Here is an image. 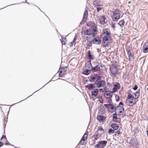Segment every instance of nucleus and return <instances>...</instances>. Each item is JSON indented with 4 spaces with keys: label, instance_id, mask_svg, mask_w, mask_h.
Segmentation results:
<instances>
[{
    "label": "nucleus",
    "instance_id": "obj_1",
    "mask_svg": "<svg viewBox=\"0 0 148 148\" xmlns=\"http://www.w3.org/2000/svg\"><path fill=\"white\" fill-rule=\"evenodd\" d=\"M101 36L103 38V42L106 45L107 43L110 42L111 40L110 30L108 28L103 29Z\"/></svg>",
    "mask_w": 148,
    "mask_h": 148
},
{
    "label": "nucleus",
    "instance_id": "obj_2",
    "mask_svg": "<svg viewBox=\"0 0 148 148\" xmlns=\"http://www.w3.org/2000/svg\"><path fill=\"white\" fill-rule=\"evenodd\" d=\"M86 72L87 74H90L91 73V71L92 72H95L99 71L100 69V67L99 65H97L95 67H93L91 63L87 64L86 67Z\"/></svg>",
    "mask_w": 148,
    "mask_h": 148
},
{
    "label": "nucleus",
    "instance_id": "obj_3",
    "mask_svg": "<svg viewBox=\"0 0 148 148\" xmlns=\"http://www.w3.org/2000/svg\"><path fill=\"white\" fill-rule=\"evenodd\" d=\"M120 12L119 10L117 9L113 12L112 18L114 21H117L120 18Z\"/></svg>",
    "mask_w": 148,
    "mask_h": 148
},
{
    "label": "nucleus",
    "instance_id": "obj_4",
    "mask_svg": "<svg viewBox=\"0 0 148 148\" xmlns=\"http://www.w3.org/2000/svg\"><path fill=\"white\" fill-rule=\"evenodd\" d=\"M96 31L95 29H88L84 30V32L85 35H92L93 36H94Z\"/></svg>",
    "mask_w": 148,
    "mask_h": 148
},
{
    "label": "nucleus",
    "instance_id": "obj_5",
    "mask_svg": "<svg viewBox=\"0 0 148 148\" xmlns=\"http://www.w3.org/2000/svg\"><path fill=\"white\" fill-rule=\"evenodd\" d=\"M107 143L106 140H101L95 146V148H104Z\"/></svg>",
    "mask_w": 148,
    "mask_h": 148
},
{
    "label": "nucleus",
    "instance_id": "obj_6",
    "mask_svg": "<svg viewBox=\"0 0 148 148\" xmlns=\"http://www.w3.org/2000/svg\"><path fill=\"white\" fill-rule=\"evenodd\" d=\"M101 79V77L98 75H92L90 79L89 80L90 82H94L96 80V82L100 80Z\"/></svg>",
    "mask_w": 148,
    "mask_h": 148
},
{
    "label": "nucleus",
    "instance_id": "obj_7",
    "mask_svg": "<svg viewBox=\"0 0 148 148\" xmlns=\"http://www.w3.org/2000/svg\"><path fill=\"white\" fill-rule=\"evenodd\" d=\"M104 106L110 112H112L111 110H113V111L112 112H114L116 110V108L114 109L113 105L111 103L104 104Z\"/></svg>",
    "mask_w": 148,
    "mask_h": 148
},
{
    "label": "nucleus",
    "instance_id": "obj_8",
    "mask_svg": "<svg viewBox=\"0 0 148 148\" xmlns=\"http://www.w3.org/2000/svg\"><path fill=\"white\" fill-rule=\"evenodd\" d=\"M116 113L113 114V121L117 122L120 123L121 121V119L119 118H117Z\"/></svg>",
    "mask_w": 148,
    "mask_h": 148
},
{
    "label": "nucleus",
    "instance_id": "obj_9",
    "mask_svg": "<svg viewBox=\"0 0 148 148\" xmlns=\"http://www.w3.org/2000/svg\"><path fill=\"white\" fill-rule=\"evenodd\" d=\"M110 71L112 74H115L117 72V68L116 66L113 65L110 67Z\"/></svg>",
    "mask_w": 148,
    "mask_h": 148
},
{
    "label": "nucleus",
    "instance_id": "obj_10",
    "mask_svg": "<svg viewBox=\"0 0 148 148\" xmlns=\"http://www.w3.org/2000/svg\"><path fill=\"white\" fill-rule=\"evenodd\" d=\"M112 92L111 91H106L104 92V97H112Z\"/></svg>",
    "mask_w": 148,
    "mask_h": 148
},
{
    "label": "nucleus",
    "instance_id": "obj_11",
    "mask_svg": "<svg viewBox=\"0 0 148 148\" xmlns=\"http://www.w3.org/2000/svg\"><path fill=\"white\" fill-rule=\"evenodd\" d=\"M143 51L145 53L148 52V42L145 43L143 46Z\"/></svg>",
    "mask_w": 148,
    "mask_h": 148
},
{
    "label": "nucleus",
    "instance_id": "obj_12",
    "mask_svg": "<svg viewBox=\"0 0 148 148\" xmlns=\"http://www.w3.org/2000/svg\"><path fill=\"white\" fill-rule=\"evenodd\" d=\"M96 84L97 85L98 88L103 87L105 85V81L103 80H101L98 82Z\"/></svg>",
    "mask_w": 148,
    "mask_h": 148
},
{
    "label": "nucleus",
    "instance_id": "obj_13",
    "mask_svg": "<svg viewBox=\"0 0 148 148\" xmlns=\"http://www.w3.org/2000/svg\"><path fill=\"white\" fill-rule=\"evenodd\" d=\"M67 69V67L60 68L58 72V74H64L65 73V72Z\"/></svg>",
    "mask_w": 148,
    "mask_h": 148
},
{
    "label": "nucleus",
    "instance_id": "obj_14",
    "mask_svg": "<svg viewBox=\"0 0 148 148\" xmlns=\"http://www.w3.org/2000/svg\"><path fill=\"white\" fill-rule=\"evenodd\" d=\"M96 82H95L94 84H89L85 86V87L86 88H87L88 90H91L95 88L94 84H96Z\"/></svg>",
    "mask_w": 148,
    "mask_h": 148
},
{
    "label": "nucleus",
    "instance_id": "obj_15",
    "mask_svg": "<svg viewBox=\"0 0 148 148\" xmlns=\"http://www.w3.org/2000/svg\"><path fill=\"white\" fill-rule=\"evenodd\" d=\"M127 104L130 107H132L136 103V102H134L132 101H129V99H127L126 101Z\"/></svg>",
    "mask_w": 148,
    "mask_h": 148
},
{
    "label": "nucleus",
    "instance_id": "obj_16",
    "mask_svg": "<svg viewBox=\"0 0 148 148\" xmlns=\"http://www.w3.org/2000/svg\"><path fill=\"white\" fill-rule=\"evenodd\" d=\"M87 25L90 27L91 28V29H95L96 27V24L94 23L90 22L88 23Z\"/></svg>",
    "mask_w": 148,
    "mask_h": 148
},
{
    "label": "nucleus",
    "instance_id": "obj_17",
    "mask_svg": "<svg viewBox=\"0 0 148 148\" xmlns=\"http://www.w3.org/2000/svg\"><path fill=\"white\" fill-rule=\"evenodd\" d=\"M97 119L99 121L101 122L104 121L105 120L106 118L104 116L98 115L97 116Z\"/></svg>",
    "mask_w": 148,
    "mask_h": 148
},
{
    "label": "nucleus",
    "instance_id": "obj_18",
    "mask_svg": "<svg viewBox=\"0 0 148 148\" xmlns=\"http://www.w3.org/2000/svg\"><path fill=\"white\" fill-rule=\"evenodd\" d=\"M92 42L96 44H99L101 43V41L99 38H97L94 39Z\"/></svg>",
    "mask_w": 148,
    "mask_h": 148
},
{
    "label": "nucleus",
    "instance_id": "obj_19",
    "mask_svg": "<svg viewBox=\"0 0 148 148\" xmlns=\"http://www.w3.org/2000/svg\"><path fill=\"white\" fill-rule=\"evenodd\" d=\"M98 93V90L97 89L95 88L93 90L91 91V94L92 96H96Z\"/></svg>",
    "mask_w": 148,
    "mask_h": 148
},
{
    "label": "nucleus",
    "instance_id": "obj_20",
    "mask_svg": "<svg viewBox=\"0 0 148 148\" xmlns=\"http://www.w3.org/2000/svg\"><path fill=\"white\" fill-rule=\"evenodd\" d=\"M105 17L104 16H101L99 18L100 23L101 25H103L105 23Z\"/></svg>",
    "mask_w": 148,
    "mask_h": 148
},
{
    "label": "nucleus",
    "instance_id": "obj_21",
    "mask_svg": "<svg viewBox=\"0 0 148 148\" xmlns=\"http://www.w3.org/2000/svg\"><path fill=\"white\" fill-rule=\"evenodd\" d=\"M130 144L134 146H137L138 145V143L136 139H133L131 140Z\"/></svg>",
    "mask_w": 148,
    "mask_h": 148
},
{
    "label": "nucleus",
    "instance_id": "obj_22",
    "mask_svg": "<svg viewBox=\"0 0 148 148\" xmlns=\"http://www.w3.org/2000/svg\"><path fill=\"white\" fill-rule=\"evenodd\" d=\"M111 127L113 128L114 130H116L119 128V126L116 124L112 123L111 125Z\"/></svg>",
    "mask_w": 148,
    "mask_h": 148
},
{
    "label": "nucleus",
    "instance_id": "obj_23",
    "mask_svg": "<svg viewBox=\"0 0 148 148\" xmlns=\"http://www.w3.org/2000/svg\"><path fill=\"white\" fill-rule=\"evenodd\" d=\"M92 141H95V140H97L99 138L98 135L96 133L94 134L92 136Z\"/></svg>",
    "mask_w": 148,
    "mask_h": 148
},
{
    "label": "nucleus",
    "instance_id": "obj_24",
    "mask_svg": "<svg viewBox=\"0 0 148 148\" xmlns=\"http://www.w3.org/2000/svg\"><path fill=\"white\" fill-rule=\"evenodd\" d=\"M60 79L59 78V77L58 75H55L54 77L51 79L50 81L49 82L51 81H55L57 79ZM46 84H47V83Z\"/></svg>",
    "mask_w": 148,
    "mask_h": 148
},
{
    "label": "nucleus",
    "instance_id": "obj_25",
    "mask_svg": "<svg viewBox=\"0 0 148 148\" xmlns=\"http://www.w3.org/2000/svg\"><path fill=\"white\" fill-rule=\"evenodd\" d=\"M88 135V133H85L81 139H82V140L85 141L86 140Z\"/></svg>",
    "mask_w": 148,
    "mask_h": 148
},
{
    "label": "nucleus",
    "instance_id": "obj_26",
    "mask_svg": "<svg viewBox=\"0 0 148 148\" xmlns=\"http://www.w3.org/2000/svg\"><path fill=\"white\" fill-rule=\"evenodd\" d=\"M88 57L90 59H93L94 58V57L92 53L90 52V51L89 50L88 52Z\"/></svg>",
    "mask_w": 148,
    "mask_h": 148
},
{
    "label": "nucleus",
    "instance_id": "obj_27",
    "mask_svg": "<svg viewBox=\"0 0 148 148\" xmlns=\"http://www.w3.org/2000/svg\"><path fill=\"white\" fill-rule=\"evenodd\" d=\"M128 60L129 61H132L133 58V56L132 53L129 51L128 52Z\"/></svg>",
    "mask_w": 148,
    "mask_h": 148
},
{
    "label": "nucleus",
    "instance_id": "obj_28",
    "mask_svg": "<svg viewBox=\"0 0 148 148\" xmlns=\"http://www.w3.org/2000/svg\"><path fill=\"white\" fill-rule=\"evenodd\" d=\"M134 99V96L130 93H128L127 97V99H131L133 100Z\"/></svg>",
    "mask_w": 148,
    "mask_h": 148
},
{
    "label": "nucleus",
    "instance_id": "obj_29",
    "mask_svg": "<svg viewBox=\"0 0 148 148\" xmlns=\"http://www.w3.org/2000/svg\"><path fill=\"white\" fill-rule=\"evenodd\" d=\"M88 16V12L87 11H85L84 13L83 16V20H86Z\"/></svg>",
    "mask_w": 148,
    "mask_h": 148
},
{
    "label": "nucleus",
    "instance_id": "obj_30",
    "mask_svg": "<svg viewBox=\"0 0 148 148\" xmlns=\"http://www.w3.org/2000/svg\"><path fill=\"white\" fill-rule=\"evenodd\" d=\"M105 98L106 99V101L108 103H111L112 102V97H105Z\"/></svg>",
    "mask_w": 148,
    "mask_h": 148
},
{
    "label": "nucleus",
    "instance_id": "obj_31",
    "mask_svg": "<svg viewBox=\"0 0 148 148\" xmlns=\"http://www.w3.org/2000/svg\"><path fill=\"white\" fill-rule=\"evenodd\" d=\"M116 108V109H118L119 111L120 110L124 111V108L123 106H118Z\"/></svg>",
    "mask_w": 148,
    "mask_h": 148
},
{
    "label": "nucleus",
    "instance_id": "obj_32",
    "mask_svg": "<svg viewBox=\"0 0 148 148\" xmlns=\"http://www.w3.org/2000/svg\"><path fill=\"white\" fill-rule=\"evenodd\" d=\"M134 95L136 97H138L140 95V90H138Z\"/></svg>",
    "mask_w": 148,
    "mask_h": 148
},
{
    "label": "nucleus",
    "instance_id": "obj_33",
    "mask_svg": "<svg viewBox=\"0 0 148 148\" xmlns=\"http://www.w3.org/2000/svg\"><path fill=\"white\" fill-rule=\"evenodd\" d=\"M124 22L123 20H121L120 21L119 23V24L121 27H123L124 26Z\"/></svg>",
    "mask_w": 148,
    "mask_h": 148
},
{
    "label": "nucleus",
    "instance_id": "obj_34",
    "mask_svg": "<svg viewBox=\"0 0 148 148\" xmlns=\"http://www.w3.org/2000/svg\"><path fill=\"white\" fill-rule=\"evenodd\" d=\"M114 87H116L117 89H119L120 88V86L119 84V83H116V84H114Z\"/></svg>",
    "mask_w": 148,
    "mask_h": 148
},
{
    "label": "nucleus",
    "instance_id": "obj_35",
    "mask_svg": "<svg viewBox=\"0 0 148 148\" xmlns=\"http://www.w3.org/2000/svg\"><path fill=\"white\" fill-rule=\"evenodd\" d=\"M76 37V36L75 35V37H74V38L73 39V40L72 42H71V44H70V46H73V45L74 42L76 41V38H75Z\"/></svg>",
    "mask_w": 148,
    "mask_h": 148
},
{
    "label": "nucleus",
    "instance_id": "obj_36",
    "mask_svg": "<svg viewBox=\"0 0 148 148\" xmlns=\"http://www.w3.org/2000/svg\"><path fill=\"white\" fill-rule=\"evenodd\" d=\"M114 132V130L112 128H110L109 130L108 133L113 134Z\"/></svg>",
    "mask_w": 148,
    "mask_h": 148
},
{
    "label": "nucleus",
    "instance_id": "obj_37",
    "mask_svg": "<svg viewBox=\"0 0 148 148\" xmlns=\"http://www.w3.org/2000/svg\"><path fill=\"white\" fill-rule=\"evenodd\" d=\"M93 4L94 5H100V4H99V1H95L93 2Z\"/></svg>",
    "mask_w": 148,
    "mask_h": 148
},
{
    "label": "nucleus",
    "instance_id": "obj_38",
    "mask_svg": "<svg viewBox=\"0 0 148 148\" xmlns=\"http://www.w3.org/2000/svg\"><path fill=\"white\" fill-rule=\"evenodd\" d=\"M118 89L117 88H116V87H114V88H113L112 91V93H113L114 92H116Z\"/></svg>",
    "mask_w": 148,
    "mask_h": 148
},
{
    "label": "nucleus",
    "instance_id": "obj_39",
    "mask_svg": "<svg viewBox=\"0 0 148 148\" xmlns=\"http://www.w3.org/2000/svg\"><path fill=\"white\" fill-rule=\"evenodd\" d=\"M99 130H100L101 131H102V132H103V128L102 126H100L98 127V131H99Z\"/></svg>",
    "mask_w": 148,
    "mask_h": 148
},
{
    "label": "nucleus",
    "instance_id": "obj_40",
    "mask_svg": "<svg viewBox=\"0 0 148 148\" xmlns=\"http://www.w3.org/2000/svg\"><path fill=\"white\" fill-rule=\"evenodd\" d=\"M124 111L123 110H120L119 111V112L118 114H117V115H120L124 113Z\"/></svg>",
    "mask_w": 148,
    "mask_h": 148
},
{
    "label": "nucleus",
    "instance_id": "obj_41",
    "mask_svg": "<svg viewBox=\"0 0 148 148\" xmlns=\"http://www.w3.org/2000/svg\"><path fill=\"white\" fill-rule=\"evenodd\" d=\"M117 97H118V99H116V101H118L119 100V96L118 95H115V97L116 98Z\"/></svg>",
    "mask_w": 148,
    "mask_h": 148
},
{
    "label": "nucleus",
    "instance_id": "obj_42",
    "mask_svg": "<svg viewBox=\"0 0 148 148\" xmlns=\"http://www.w3.org/2000/svg\"><path fill=\"white\" fill-rule=\"evenodd\" d=\"M138 87V86L137 85H135L134 87L133 88H132L134 90H135L137 89Z\"/></svg>",
    "mask_w": 148,
    "mask_h": 148
},
{
    "label": "nucleus",
    "instance_id": "obj_43",
    "mask_svg": "<svg viewBox=\"0 0 148 148\" xmlns=\"http://www.w3.org/2000/svg\"><path fill=\"white\" fill-rule=\"evenodd\" d=\"M99 90L101 92H104L106 91V89H104V88H100L99 89Z\"/></svg>",
    "mask_w": 148,
    "mask_h": 148
},
{
    "label": "nucleus",
    "instance_id": "obj_44",
    "mask_svg": "<svg viewBox=\"0 0 148 148\" xmlns=\"http://www.w3.org/2000/svg\"><path fill=\"white\" fill-rule=\"evenodd\" d=\"M101 9L102 8H101L99 7L97 8V11L98 12H99Z\"/></svg>",
    "mask_w": 148,
    "mask_h": 148
},
{
    "label": "nucleus",
    "instance_id": "obj_45",
    "mask_svg": "<svg viewBox=\"0 0 148 148\" xmlns=\"http://www.w3.org/2000/svg\"><path fill=\"white\" fill-rule=\"evenodd\" d=\"M3 138H5V139H6V137L5 135H3V136H2L1 138V140H2V139Z\"/></svg>",
    "mask_w": 148,
    "mask_h": 148
},
{
    "label": "nucleus",
    "instance_id": "obj_46",
    "mask_svg": "<svg viewBox=\"0 0 148 148\" xmlns=\"http://www.w3.org/2000/svg\"><path fill=\"white\" fill-rule=\"evenodd\" d=\"M84 141H83V140H82V139H81L79 143H80L82 145H83L84 144Z\"/></svg>",
    "mask_w": 148,
    "mask_h": 148
},
{
    "label": "nucleus",
    "instance_id": "obj_47",
    "mask_svg": "<svg viewBox=\"0 0 148 148\" xmlns=\"http://www.w3.org/2000/svg\"><path fill=\"white\" fill-rule=\"evenodd\" d=\"M115 133L117 134H120V132L119 130H118L115 132Z\"/></svg>",
    "mask_w": 148,
    "mask_h": 148
},
{
    "label": "nucleus",
    "instance_id": "obj_48",
    "mask_svg": "<svg viewBox=\"0 0 148 148\" xmlns=\"http://www.w3.org/2000/svg\"><path fill=\"white\" fill-rule=\"evenodd\" d=\"M64 75H58V77H62Z\"/></svg>",
    "mask_w": 148,
    "mask_h": 148
},
{
    "label": "nucleus",
    "instance_id": "obj_49",
    "mask_svg": "<svg viewBox=\"0 0 148 148\" xmlns=\"http://www.w3.org/2000/svg\"><path fill=\"white\" fill-rule=\"evenodd\" d=\"M99 102L101 103H103V100L102 99H100L99 100Z\"/></svg>",
    "mask_w": 148,
    "mask_h": 148
},
{
    "label": "nucleus",
    "instance_id": "obj_50",
    "mask_svg": "<svg viewBox=\"0 0 148 148\" xmlns=\"http://www.w3.org/2000/svg\"><path fill=\"white\" fill-rule=\"evenodd\" d=\"M3 145V143L1 142H0V147H1Z\"/></svg>",
    "mask_w": 148,
    "mask_h": 148
},
{
    "label": "nucleus",
    "instance_id": "obj_51",
    "mask_svg": "<svg viewBox=\"0 0 148 148\" xmlns=\"http://www.w3.org/2000/svg\"><path fill=\"white\" fill-rule=\"evenodd\" d=\"M104 87V89H106V90L107 89V87L106 86H103Z\"/></svg>",
    "mask_w": 148,
    "mask_h": 148
},
{
    "label": "nucleus",
    "instance_id": "obj_52",
    "mask_svg": "<svg viewBox=\"0 0 148 148\" xmlns=\"http://www.w3.org/2000/svg\"><path fill=\"white\" fill-rule=\"evenodd\" d=\"M134 131H135V133H136V132H139L138 130L137 129H136L135 130H134Z\"/></svg>",
    "mask_w": 148,
    "mask_h": 148
},
{
    "label": "nucleus",
    "instance_id": "obj_53",
    "mask_svg": "<svg viewBox=\"0 0 148 148\" xmlns=\"http://www.w3.org/2000/svg\"><path fill=\"white\" fill-rule=\"evenodd\" d=\"M119 105H123V103L122 102H120L119 103Z\"/></svg>",
    "mask_w": 148,
    "mask_h": 148
},
{
    "label": "nucleus",
    "instance_id": "obj_54",
    "mask_svg": "<svg viewBox=\"0 0 148 148\" xmlns=\"http://www.w3.org/2000/svg\"><path fill=\"white\" fill-rule=\"evenodd\" d=\"M107 84H108V85L109 86H110L111 84L109 82H107Z\"/></svg>",
    "mask_w": 148,
    "mask_h": 148
},
{
    "label": "nucleus",
    "instance_id": "obj_55",
    "mask_svg": "<svg viewBox=\"0 0 148 148\" xmlns=\"http://www.w3.org/2000/svg\"><path fill=\"white\" fill-rule=\"evenodd\" d=\"M135 97V98L134 99V100H136V99H137L138 98V97Z\"/></svg>",
    "mask_w": 148,
    "mask_h": 148
},
{
    "label": "nucleus",
    "instance_id": "obj_56",
    "mask_svg": "<svg viewBox=\"0 0 148 148\" xmlns=\"http://www.w3.org/2000/svg\"><path fill=\"white\" fill-rule=\"evenodd\" d=\"M38 90H36V92H34L33 94H32V95H31L30 96H32V95H33L36 92V91H37Z\"/></svg>",
    "mask_w": 148,
    "mask_h": 148
},
{
    "label": "nucleus",
    "instance_id": "obj_57",
    "mask_svg": "<svg viewBox=\"0 0 148 148\" xmlns=\"http://www.w3.org/2000/svg\"><path fill=\"white\" fill-rule=\"evenodd\" d=\"M38 90H36V92H34L33 94H32V95H31L30 96H32V95H33L36 92V91H37Z\"/></svg>",
    "mask_w": 148,
    "mask_h": 148
},
{
    "label": "nucleus",
    "instance_id": "obj_58",
    "mask_svg": "<svg viewBox=\"0 0 148 148\" xmlns=\"http://www.w3.org/2000/svg\"><path fill=\"white\" fill-rule=\"evenodd\" d=\"M38 90H36V92H34L33 94H32V95H31L30 96H32V95H33L36 92V91H37Z\"/></svg>",
    "mask_w": 148,
    "mask_h": 148
},
{
    "label": "nucleus",
    "instance_id": "obj_59",
    "mask_svg": "<svg viewBox=\"0 0 148 148\" xmlns=\"http://www.w3.org/2000/svg\"><path fill=\"white\" fill-rule=\"evenodd\" d=\"M38 90H36V92H34L33 94H32V95H31L30 96H32V95H33L36 92V91H37Z\"/></svg>",
    "mask_w": 148,
    "mask_h": 148
},
{
    "label": "nucleus",
    "instance_id": "obj_60",
    "mask_svg": "<svg viewBox=\"0 0 148 148\" xmlns=\"http://www.w3.org/2000/svg\"><path fill=\"white\" fill-rule=\"evenodd\" d=\"M38 90H36V92H34L33 94H32V95H31L30 96H32V95H33L36 92V91H37Z\"/></svg>",
    "mask_w": 148,
    "mask_h": 148
},
{
    "label": "nucleus",
    "instance_id": "obj_61",
    "mask_svg": "<svg viewBox=\"0 0 148 148\" xmlns=\"http://www.w3.org/2000/svg\"><path fill=\"white\" fill-rule=\"evenodd\" d=\"M38 90H36V92H34L33 94H32V95H31L30 96H32V95H33L36 92V91H37Z\"/></svg>",
    "mask_w": 148,
    "mask_h": 148
},
{
    "label": "nucleus",
    "instance_id": "obj_62",
    "mask_svg": "<svg viewBox=\"0 0 148 148\" xmlns=\"http://www.w3.org/2000/svg\"><path fill=\"white\" fill-rule=\"evenodd\" d=\"M38 90H36V92H34L33 94H32V95H31L30 96H32V95H33L36 92V91H37Z\"/></svg>",
    "mask_w": 148,
    "mask_h": 148
},
{
    "label": "nucleus",
    "instance_id": "obj_63",
    "mask_svg": "<svg viewBox=\"0 0 148 148\" xmlns=\"http://www.w3.org/2000/svg\"><path fill=\"white\" fill-rule=\"evenodd\" d=\"M8 143H5V145H8Z\"/></svg>",
    "mask_w": 148,
    "mask_h": 148
},
{
    "label": "nucleus",
    "instance_id": "obj_64",
    "mask_svg": "<svg viewBox=\"0 0 148 148\" xmlns=\"http://www.w3.org/2000/svg\"><path fill=\"white\" fill-rule=\"evenodd\" d=\"M85 81H86V82H88V79H86V80H85Z\"/></svg>",
    "mask_w": 148,
    "mask_h": 148
}]
</instances>
